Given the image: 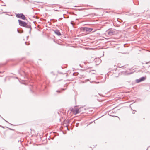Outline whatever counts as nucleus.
<instances>
[{"label":"nucleus","mask_w":150,"mask_h":150,"mask_svg":"<svg viewBox=\"0 0 150 150\" xmlns=\"http://www.w3.org/2000/svg\"><path fill=\"white\" fill-rule=\"evenodd\" d=\"M80 108H76L72 110V111L74 115H76L77 114L80 112Z\"/></svg>","instance_id":"f257e3e1"},{"label":"nucleus","mask_w":150,"mask_h":150,"mask_svg":"<svg viewBox=\"0 0 150 150\" xmlns=\"http://www.w3.org/2000/svg\"><path fill=\"white\" fill-rule=\"evenodd\" d=\"M114 32L112 29H109L106 32V34L108 36H110L113 35Z\"/></svg>","instance_id":"f03ea898"},{"label":"nucleus","mask_w":150,"mask_h":150,"mask_svg":"<svg viewBox=\"0 0 150 150\" xmlns=\"http://www.w3.org/2000/svg\"><path fill=\"white\" fill-rule=\"evenodd\" d=\"M18 21L19 25L23 27H26V26L27 25V23L26 22L22 21L20 20H19Z\"/></svg>","instance_id":"7ed1b4c3"},{"label":"nucleus","mask_w":150,"mask_h":150,"mask_svg":"<svg viewBox=\"0 0 150 150\" xmlns=\"http://www.w3.org/2000/svg\"><path fill=\"white\" fill-rule=\"evenodd\" d=\"M16 16L18 18H21L22 19L25 20L26 19V18L24 15L23 14H16Z\"/></svg>","instance_id":"20e7f679"},{"label":"nucleus","mask_w":150,"mask_h":150,"mask_svg":"<svg viewBox=\"0 0 150 150\" xmlns=\"http://www.w3.org/2000/svg\"><path fill=\"white\" fill-rule=\"evenodd\" d=\"M146 79V76H144L141 77L138 79L136 80V81L137 83H139L142 81L145 80Z\"/></svg>","instance_id":"39448f33"},{"label":"nucleus","mask_w":150,"mask_h":150,"mask_svg":"<svg viewBox=\"0 0 150 150\" xmlns=\"http://www.w3.org/2000/svg\"><path fill=\"white\" fill-rule=\"evenodd\" d=\"M84 30L87 32H91L92 31L93 29L88 28H84Z\"/></svg>","instance_id":"423d86ee"},{"label":"nucleus","mask_w":150,"mask_h":150,"mask_svg":"<svg viewBox=\"0 0 150 150\" xmlns=\"http://www.w3.org/2000/svg\"><path fill=\"white\" fill-rule=\"evenodd\" d=\"M55 33L57 35L59 36L61 35V34L59 30H56L55 31Z\"/></svg>","instance_id":"0eeeda50"},{"label":"nucleus","mask_w":150,"mask_h":150,"mask_svg":"<svg viewBox=\"0 0 150 150\" xmlns=\"http://www.w3.org/2000/svg\"><path fill=\"white\" fill-rule=\"evenodd\" d=\"M95 60V62L98 61V64H99V63H100L101 62V60L99 58L96 59Z\"/></svg>","instance_id":"6e6552de"},{"label":"nucleus","mask_w":150,"mask_h":150,"mask_svg":"<svg viewBox=\"0 0 150 150\" xmlns=\"http://www.w3.org/2000/svg\"><path fill=\"white\" fill-rule=\"evenodd\" d=\"M15 138V137H14V135L13 134H11L10 137V139H14Z\"/></svg>","instance_id":"1a4fd4ad"},{"label":"nucleus","mask_w":150,"mask_h":150,"mask_svg":"<svg viewBox=\"0 0 150 150\" xmlns=\"http://www.w3.org/2000/svg\"><path fill=\"white\" fill-rule=\"evenodd\" d=\"M26 27V28H30V31L31 30V29H32V28H31V26L30 25H27L26 26V27Z\"/></svg>","instance_id":"9d476101"},{"label":"nucleus","mask_w":150,"mask_h":150,"mask_svg":"<svg viewBox=\"0 0 150 150\" xmlns=\"http://www.w3.org/2000/svg\"><path fill=\"white\" fill-rule=\"evenodd\" d=\"M145 62V63L146 64H148V63H149V62Z\"/></svg>","instance_id":"9b49d317"},{"label":"nucleus","mask_w":150,"mask_h":150,"mask_svg":"<svg viewBox=\"0 0 150 150\" xmlns=\"http://www.w3.org/2000/svg\"><path fill=\"white\" fill-rule=\"evenodd\" d=\"M135 112H136V111H133V112H132V113L133 114H134V113H135Z\"/></svg>","instance_id":"f8f14e48"},{"label":"nucleus","mask_w":150,"mask_h":150,"mask_svg":"<svg viewBox=\"0 0 150 150\" xmlns=\"http://www.w3.org/2000/svg\"><path fill=\"white\" fill-rule=\"evenodd\" d=\"M56 92H58L59 93H60V91H56Z\"/></svg>","instance_id":"ddd939ff"}]
</instances>
